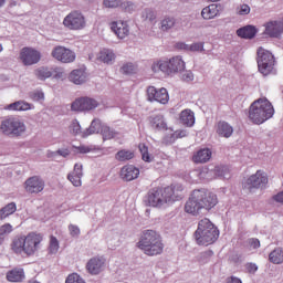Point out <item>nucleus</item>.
Instances as JSON below:
<instances>
[{
    "label": "nucleus",
    "instance_id": "2",
    "mask_svg": "<svg viewBox=\"0 0 283 283\" xmlns=\"http://www.w3.org/2000/svg\"><path fill=\"white\" fill-rule=\"evenodd\" d=\"M41 242H43V235L30 232L28 235L15 237L11 243V251L15 255L32 258L39 251Z\"/></svg>",
    "mask_w": 283,
    "mask_h": 283
},
{
    "label": "nucleus",
    "instance_id": "12",
    "mask_svg": "<svg viewBox=\"0 0 283 283\" xmlns=\"http://www.w3.org/2000/svg\"><path fill=\"white\" fill-rule=\"evenodd\" d=\"M96 107H98V101L88 96L78 97L71 104L72 112H92Z\"/></svg>",
    "mask_w": 283,
    "mask_h": 283
},
{
    "label": "nucleus",
    "instance_id": "30",
    "mask_svg": "<svg viewBox=\"0 0 283 283\" xmlns=\"http://www.w3.org/2000/svg\"><path fill=\"white\" fill-rule=\"evenodd\" d=\"M220 14V10H218V4H210L202 9L201 17L209 21L210 19H216Z\"/></svg>",
    "mask_w": 283,
    "mask_h": 283
},
{
    "label": "nucleus",
    "instance_id": "51",
    "mask_svg": "<svg viewBox=\"0 0 283 283\" xmlns=\"http://www.w3.org/2000/svg\"><path fill=\"white\" fill-rule=\"evenodd\" d=\"M69 231H70V235H72V238H78V235H81V229L78 228V226L70 224Z\"/></svg>",
    "mask_w": 283,
    "mask_h": 283
},
{
    "label": "nucleus",
    "instance_id": "11",
    "mask_svg": "<svg viewBox=\"0 0 283 283\" xmlns=\"http://www.w3.org/2000/svg\"><path fill=\"white\" fill-rule=\"evenodd\" d=\"M51 56L60 63H74L76 61V53L63 45L54 46L51 51Z\"/></svg>",
    "mask_w": 283,
    "mask_h": 283
},
{
    "label": "nucleus",
    "instance_id": "47",
    "mask_svg": "<svg viewBox=\"0 0 283 283\" xmlns=\"http://www.w3.org/2000/svg\"><path fill=\"white\" fill-rule=\"evenodd\" d=\"M122 74L130 75V74H136V65L134 63H126L120 67Z\"/></svg>",
    "mask_w": 283,
    "mask_h": 283
},
{
    "label": "nucleus",
    "instance_id": "4",
    "mask_svg": "<svg viewBox=\"0 0 283 283\" xmlns=\"http://www.w3.org/2000/svg\"><path fill=\"white\" fill-rule=\"evenodd\" d=\"M274 114L275 108L266 97L254 101L249 109V118L254 123V125H262V123H266V120L273 118Z\"/></svg>",
    "mask_w": 283,
    "mask_h": 283
},
{
    "label": "nucleus",
    "instance_id": "27",
    "mask_svg": "<svg viewBox=\"0 0 283 283\" xmlns=\"http://www.w3.org/2000/svg\"><path fill=\"white\" fill-rule=\"evenodd\" d=\"M104 125L101 123V119H93L90 127L82 133V138H87L92 134H101Z\"/></svg>",
    "mask_w": 283,
    "mask_h": 283
},
{
    "label": "nucleus",
    "instance_id": "9",
    "mask_svg": "<svg viewBox=\"0 0 283 283\" xmlns=\"http://www.w3.org/2000/svg\"><path fill=\"white\" fill-rule=\"evenodd\" d=\"M256 54L259 72L263 74V76H269V74L273 72V67H275V56L263 48H259Z\"/></svg>",
    "mask_w": 283,
    "mask_h": 283
},
{
    "label": "nucleus",
    "instance_id": "32",
    "mask_svg": "<svg viewBox=\"0 0 283 283\" xmlns=\"http://www.w3.org/2000/svg\"><path fill=\"white\" fill-rule=\"evenodd\" d=\"M237 34L241 39H253L258 34V30L253 25H247L237 30Z\"/></svg>",
    "mask_w": 283,
    "mask_h": 283
},
{
    "label": "nucleus",
    "instance_id": "48",
    "mask_svg": "<svg viewBox=\"0 0 283 283\" xmlns=\"http://www.w3.org/2000/svg\"><path fill=\"white\" fill-rule=\"evenodd\" d=\"M49 253H51V255H55V253H59V240L56 239V237H51Z\"/></svg>",
    "mask_w": 283,
    "mask_h": 283
},
{
    "label": "nucleus",
    "instance_id": "19",
    "mask_svg": "<svg viewBox=\"0 0 283 283\" xmlns=\"http://www.w3.org/2000/svg\"><path fill=\"white\" fill-rule=\"evenodd\" d=\"M138 176H140V170L134 165H127L120 169V178L126 182H132V180H136Z\"/></svg>",
    "mask_w": 283,
    "mask_h": 283
},
{
    "label": "nucleus",
    "instance_id": "33",
    "mask_svg": "<svg viewBox=\"0 0 283 283\" xmlns=\"http://www.w3.org/2000/svg\"><path fill=\"white\" fill-rule=\"evenodd\" d=\"M272 264H283V249L276 248L269 254Z\"/></svg>",
    "mask_w": 283,
    "mask_h": 283
},
{
    "label": "nucleus",
    "instance_id": "14",
    "mask_svg": "<svg viewBox=\"0 0 283 283\" xmlns=\"http://www.w3.org/2000/svg\"><path fill=\"white\" fill-rule=\"evenodd\" d=\"M63 24L69 30H83L85 28V17L78 11H73L64 18Z\"/></svg>",
    "mask_w": 283,
    "mask_h": 283
},
{
    "label": "nucleus",
    "instance_id": "24",
    "mask_svg": "<svg viewBox=\"0 0 283 283\" xmlns=\"http://www.w3.org/2000/svg\"><path fill=\"white\" fill-rule=\"evenodd\" d=\"M4 109H9L11 112H29V109H34V105L25 101H17L7 105Z\"/></svg>",
    "mask_w": 283,
    "mask_h": 283
},
{
    "label": "nucleus",
    "instance_id": "54",
    "mask_svg": "<svg viewBox=\"0 0 283 283\" xmlns=\"http://www.w3.org/2000/svg\"><path fill=\"white\" fill-rule=\"evenodd\" d=\"M181 80L185 81L186 83H191V81H193V72L185 71L181 74Z\"/></svg>",
    "mask_w": 283,
    "mask_h": 283
},
{
    "label": "nucleus",
    "instance_id": "5",
    "mask_svg": "<svg viewBox=\"0 0 283 283\" xmlns=\"http://www.w3.org/2000/svg\"><path fill=\"white\" fill-rule=\"evenodd\" d=\"M137 247L144 251L145 255H160L164 249L160 234L154 230H145Z\"/></svg>",
    "mask_w": 283,
    "mask_h": 283
},
{
    "label": "nucleus",
    "instance_id": "37",
    "mask_svg": "<svg viewBox=\"0 0 283 283\" xmlns=\"http://www.w3.org/2000/svg\"><path fill=\"white\" fill-rule=\"evenodd\" d=\"M101 134L104 140H112V138H116V136H118V133L107 125L102 127Z\"/></svg>",
    "mask_w": 283,
    "mask_h": 283
},
{
    "label": "nucleus",
    "instance_id": "36",
    "mask_svg": "<svg viewBox=\"0 0 283 283\" xmlns=\"http://www.w3.org/2000/svg\"><path fill=\"white\" fill-rule=\"evenodd\" d=\"M116 59V55L114 54L113 51L104 49L99 52L98 54V60L102 61L103 63H112Z\"/></svg>",
    "mask_w": 283,
    "mask_h": 283
},
{
    "label": "nucleus",
    "instance_id": "42",
    "mask_svg": "<svg viewBox=\"0 0 283 283\" xmlns=\"http://www.w3.org/2000/svg\"><path fill=\"white\" fill-rule=\"evenodd\" d=\"M69 132L72 134V136H83V132H81V124L78 123L77 119H73L71 125L69 126Z\"/></svg>",
    "mask_w": 283,
    "mask_h": 283
},
{
    "label": "nucleus",
    "instance_id": "8",
    "mask_svg": "<svg viewBox=\"0 0 283 283\" xmlns=\"http://www.w3.org/2000/svg\"><path fill=\"white\" fill-rule=\"evenodd\" d=\"M151 70L155 73L163 72L168 75L177 74V72L185 70V61L179 55L171 57L169 61L159 60L153 63Z\"/></svg>",
    "mask_w": 283,
    "mask_h": 283
},
{
    "label": "nucleus",
    "instance_id": "34",
    "mask_svg": "<svg viewBox=\"0 0 283 283\" xmlns=\"http://www.w3.org/2000/svg\"><path fill=\"white\" fill-rule=\"evenodd\" d=\"M17 211V203L10 202L0 209V220H6V218L12 216Z\"/></svg>",
    "mask_w": 283,
    "mask_h": 283
},
{
    "label": "nucleus",
    "instance_id": "16",
    "mask_svg": "<svg viewBox=\"0 0 283 283\" xmlns=\"http://www.w3.org/2000/svg\"><path fill=\"white\" fill-rule=\"evenodd\" d=\"M27 193H41L45 189V181L39 176H33L24 181Z\"/></svg>",
    "mask_w": 283,
    "mask_h": 283
},
{
    "label": "nucleus",
    "instance_id": "7",
    "mask_svg": "<svg viewBox=\"0 0 283 283\" xmlns=\"http://www.w3.org/2000/svg\"><path fill=\"white\" fill-rule=\"evenodd\" d=\"M27 129L25 123L17 117H8L0 124V132L10 138H21Z\"/></svg>",
    "mask_w": 283,
    "mask_h": 283
},
{
    "label": "nucleus",
    "instance_id": "29",
    "mask_svg": "<svg viewBox=\"0 0 283 283\" xmlns=\"http://www.w3.org/2000/svg\"><path fill=\"white\" fill-rule=\"evenodd\" d=\"M149 123L154 129H167V122L165 120V116L161 114L150 116Z\"/></svg>",
    "mask_w": 283,
    "mask_h": 283
},
{
    "label": "nucleus",
    "instance_id": "39",
    "mask_svg": "<svg viewBox=\"0 0 283 283\" xmlns=\"http://www.w3.org/2000/svg\"><path fill=\"white\" fill-rule=\"evenodd\" d=\"M235 14H238V17H247L251 14V6L248 3L238 4L235 8Z\"/></svg>",
    "mask_w": 283,
    "mask_h": 283
},
{
    "label": "nucleus",
    "instance_id": "31",
    "mask_svg": "<svg viewBox=\"0 0 283 283\" xmlns=\"http://www.w3.org/2000/svg\"><path fill=\"white\" fill-rule=\"evenodd\" d=\"M8 282H23L25 280V272L23 269H13L7 273Z\"/></svg>",
    "mask_w": 283,
    "mask_h": 283
},
{
    "label": "nucleus",
    "instance_id": "28",
    "mask_svg": "<svg viewBox=\"0 0 283 283\" xmlns=\"http://www.w3.org/2000/svg\"><path fill=\"white\" fill-rule=\"evenodd\" d=\"M211 149L202 148L193 155L192 160L196 164L209 163L211 160Z\"/></svg>",
    "mask_w": 283,
    "mask_h": 283
},
{
    "label": "nucleus",
    "instance_id": "1",
    "mask_svg": "<svg viewBox=\"0 0 283 283\" xmlns=\"http://www.w3.org/2000/svg\"><path fill=\"white\" fill-rule=\"evenodd\" d=\"M216 205H218V197L213 192L205 188L196 189L186 202L185 211L192 216H200L202 211H211Z\"/></svg>",
    "mask_w": 283,
    "mask_h": 283
},
{
    "label": "nucleus",
    "instance_id": "56",
    "mask_svg": "<svg viewBox=\"0 0 283 283\" xmlns=\"http://www.w3.org/2000/svg\"><path fill=\"white\" fill-rule=\"evenodd\" d=\"M245 269H247L248 273L254 274L258 271V264H255V263H247L245 264Z\"/></svg>",
    "mask_w": 283,
    "mask_h": 283
},
{
    "label": "nucleus",
    "instance_id": "43",
    "mask_svg": "<svg viewBox=\"0 0 283 283\" xmlns=\"http://www.w3.org/2000/svg\"><path fill=\"white\" fill-rule=\"evenodd\" d=\"M29 98L35 103H39V101H45V93H43L41 90H34L29 93Z\"/></svg>",
    "mask_w": 283,
    "mask_h": 283
},
{
    "label": "nucleus",
    "instance_id": "13",
    "mask_svg": "<svg viewBox=\"0 0 283 283\" xmlns=\"http://www.w3.org/2000/svg\"><path fill=\"white\" fill-rule=\"evenodd\" d=\"M146 93L147 101L150 103H154V101L161 105H167V103H169V93L165 87L158 90L155 86H148Z\"/></svg>",
    "mask_w": 283,
    "mask_h": 283
},
{
    "label": "nucleus",
    "instance_id": "63",
    "mask_svg": "<svg viewBox=\"0 0 283 283\" xmlns=\"http://www.w3.org/2000/svg\"><path fill=\"white\" fill-rule=\"evenodd\" d=\"M54 78H63L64 73L62 71H59V69H53Z\"/></svg>",
    "mask_w": 283,
    "mask_h": 283
},
{
    "label": "nucleus",
    "instance_id": "23",
    "mask_svg": "<svg viewBox=\"0 0 283 283\" xmlns=\"http://www.w3.org/2000/svg\"><path fill=\"white\" fill-rule=\"evenodd\" d=\"M33 74L38 81H48L54 75V69L49 66H39L33 71Z\"/></svg>",
    "mask_w": 283,
    "mask_h": 283
},
{
    "label": "nucleus",
    "instance_id": "55",
    "mask_svg": "<svg viewBox=\"0 0 283 283\" xmlns=\"http://www.w3.org/2000/svg\"><path fill=\"white\" fill-rule=\"evenodd\" d=\"M211 255H213V251L211 250L201 252L199 254V262H205L206 260H208V258H211Z\"/></svg>",
    "mask_w": 283,
    "mask_h": 283
},
{
    "label": "nucleus",
    "instance_id": "25",
    "mask_svg": "<svg viewBox=\"0 0 283 283\" xmlns=\"http://www.w3.org/2000/svg\"><path fill=\"white\" fill-rule=\"evenodd\" d=\"M217 134L222 138H231V136H233V126L221 120L217 124Z\"/></svg>",
    "mask_w": 283,
    "mask_h": 283
},
{
    "label": "nucleus",
    "instance_id": "22",
    "mask_svg": "<svg viewBox=\"0 0 283 283\" xmlns=\"http://www.w3.org/2000/svg\"><path fill=\"white\" fill-rule=\"evenodd\" d=\"M69 81L74 85H83L87 81V73L83 69L73 70L69 75Z\"/></svg>",
    "mask_w": 283,
    "mask_h": 283
},
{
    "label": "nucleus",
    "instance_id": "18",
    "mask_svg": "<svg viewBox=\"0 0 283 283\" xmlns=\"http://www.w3.org/2000/svg\"><path fill=\"white\" fill-rule=\"evenodd\" d=\"M264 34L271 39H281L283 35V20H274L265 23Z\"/></svg>",
    "mask_w": 283,
    "mask_h": 283
},
{
    "label": "nucleus",
    "instance_id": "57",
    "mask_svg": "<svg viewBox=\"0 0 283 283\" xmlns=\"http://www.w3.org/2000/svg\"><path fill=\"white\" fill-rule=\"evenodd\" d=\"M74 148L78 151V154H90L91 151L90 147L83 145Z\"/></svg>",
    "mask_w": 283,
    "mask_h": 283
},
{
    "label": "nucleus",
    "instance_id": "41",
    "mask_svg": "<svg viewBox=\"0 0 283 283\" xmlns=\"http://www.w3.org/2000/svg\"><path fill=\"white\" fill-rule=\"evenodd\" d=\"M200 178L205 180H213L216 178V169L214 168H202L200 171Z\"/></svg>",
    "mask_w": 283,
    "mask_h": 283
},
{
    "label": "nucleus",
    "instance_id": "26",
    "mask_svg": "<svg viewBox=\"0 0 283 283\" xmlns=\"http://www.w3.org/2000/svg\"><path fill=\"white\" fill-rule=\"evenodd\" d=\"M179 120L186 127H193L196 125V116L191 109H184L180 113Z\"/></svg>",
    "mask_w": 283,
    "mask_h": 283
},
{
    "label": "nucleus",
    "instance_id": "44",
    "mask_svg": "<svg viewBox=\"0 0 283 283\" xmlns=\"http://www.w3.org/2000/svg\"><path fill=\"white\" fill-rule=\"evenodd\" d=\"M120 6L124 12H128L129 14L138 10V4L133 1H124Z\"/></svg>",
    "mask_w": 283,
    "mask_h": 283
},
{
    "label": "nucleus",
    "instance_id": "17",
    "mask_svg": "<svg viewBox=\"0 0 283 283\" xmlns=\"http://www.w3.org/2000/svg\"><path fill=\"white\" fill-rule=\"evenodd\" d=\"M105 256H93L86 263V271L91 275H99V273H103V271H105Z\"/></svg>",
    "mask_w": 283,
    "mask_h": 283
},
{
    "label": "nucleus",
    "instance_id": "60",
    "mask_svg": "<svg viewBox=\"0 0 283 283\" xmlns=\"http://www.w3.org/2000/svg\"><path fill=\"white\" fill-rule=\"evenodd\" d=\"M249 244L252 249H260V240L258 239H250Z\"/></svg>",
    "mask_w": 283,
    "mask_h": 283
},
{
    "label": "nucleus",
    "instance_id": "50",
    "mask_svg": "<svg viewBox=\"0 0 283 283\" xmlns=\"http://www.w3.org/2000/svg\"><path fill=\"white\" fill-rule=\"evenodd\" d=\"M176 140H177L176 133H170L164 137L163 143L165 145H171L176 143Z\"/></svg>",
    "mask_w": 283,
    "mask_h": 283
},
{
    "label": "nucleus",
    "instance_id": "40",
    "mask_svg": "<svg viewBox=\"0 0 283 283\" xmlns=\"http://www.w3.org/2000/svg\"><path fill=\"white\" fill-rule=\"evenodd\" d=\"M171 28H176L175 18L167 17L164 20H161L160 29L163 30V32H168V30H171Z\"/></svg>",
    "mask_w": 283,
    "mask_h": 283
},
{
    "label": "nucleus",
    "instance_id": "20",
    "mask_svg": "<svg viewBox=\"0 0 283 283\" xmlns=\"http://www.w3.org/2000/svg\"><path fill=\"white\" fill-rule=\"evenodd\" d=\"M83 178V165L75 164L72 172L67 175V180L72 182L73 187H81L83 182L81 179Z\"/></svg>",
    "mask_w": 283,
    "mask_h": 283
},
{
    "label": "nucleus",
    "instance_id": "53",
    "mask_svg": "<svg viewBox=\"0 0 283 283\" xmlns=\"http://www.w3.org/2000/svg\"><path fill=\"white\" fill-rule=\"evenodd\" d=\"M202 50H205V43L202 42H197L189 46L190 52H202Z\"/></svg>",
    "mask_w": 283,
    "mask_h": 283
},
{
    "label": "nucleus",
    "instance_id": "6",
    "mask_svg": "<svg viewBox=\"0 0 283 283\" xmlns=\"http://www.w3.org/2000/svg\"><path fill=\"white\" fill-rule=\"evenodd\" d=\"M220 237V231L209 219L199 221L198 229L195 232V240L197 244L209 247L213 244Z\"/></svg>",
    "mask_w": 283,
    "mask_h": 283
},
{
    "label": "nucleus",
    "instance_id": "21",
    "mask_svg": "<svg viewBox=\"0 0 283 283\" xmlns=\"http://www.w3.org/2000/svg\"><path fill=\"white\" fill-rule=\"evenodd\" d=\"M111 30L118 39H125V36L129 35V27L123 21L112 22Z\"/></svg>",
    "mask_w": 283,
    "mask_h": 283
},
{
    "label": "nucleus",
    "instance_id": "62",
    "mask_svg": "<svg viewBox=\"0 0 283 283\" xmlns=\"http://www.w3.org/2000/svg\"><path fill=\"white\" fill-rule=\"evenodd\" d=\"M175 136L176 138H185V136H187V130H176L175 132Z\"/></svg>",
    "mask_w": 283,
    "mask_h": 283
},
{
    "label": "nucleus",
    "instance_id": "38",
    "mask_svg": "<svg viewBox=\"0 0 283 283\" xmlns=\"http://www.w3.org/2000/svg\"><path fill=\"white\" fill-rule=\"evenodd\" d=\"M116 160H118L119 163H125V160H132V158H134V151L132 150H119L117 151V154L115 155Z\"/></svg>",
    "mask_w": 283,
    "mask_h": 283
},
{
    "label": "nucleus",
    "instance_id": "3",
    "mask_svg": "<svg viewBox=\"0 0 283 283\" xmlns=\"http://www.w3.org/2000/svg\"><path fill=\"white\" fill-rule=\"evenodd\" d=\"M176 191H182V185L153 188L148 191L145 202L148 207H163V205H167V202H175L178 198H182V196L176 193Z\"/></svg>",
    "mask_w": 283,
    "mask_h": 283
},
{
    "label": "nucleus",
    "instance_id": "52",
    "mask_svg": "<svg viewBox=\"0 0 283 283\" xmlns=\"http://www.w3.org/2000/svg\"><path fill=\"white\" fill-rule=\"evenodd\" d=\"M103 6L105 8H118L120 0H103Z\"/></svg>",
    "mask_w": 283,
    "mask_h": 283
},
{
    "label": "nucleus",
    "instance_id": "61",
    "mask_svg": "<svg viewBox=\"0 0 283 283\" xmlns=\"http://www.w3.org/2000/svg\"><path fill=\"white\" fill-rule=\"evenodd\" d=\"M226 283H242V280L237 276H229L226 279Z\"/></svg>",
    "mask_w": 283,
    "mask_h": 283
},
{
    "label": "nucleus",
    "instance_id": "15",
    "mask_svg": "<svg viewBox=\"0 0 283 283\" xmlns=\"http://www.w3.org/2000/svg\"><path fill=\"white\" fill-rule=\"evenodd\" d=\"M20 61L23 65H36L41 61V52L35 49L24 46L20 51Z\"/></svg>",
    "mask_w": 283,
    "mask_h": 283
},
{
    "label": "nucleus",
    "instance_id": "59",
    "mask_svg": "<svg viewBox=\"0 0 283 283\" xmlns=\"http://www.w3.org/2000/svg\"><path fill=\"white\" fill-rule=\"evenodd\" d=\"M2 233H12V224L6 223L1 227Z\"/></svg>",
    "mask_w": 283,
    "mask_h": 283
},
{
    "label": "nucleus",
    "instance_id": "45",
    "mask_svg": "<svg viewBox=\"0 0 283 283\" xmlns=\"http://www.w3.org/2000/svg\"><path fill=\"white\" fill-rule=\"evenodd\" d=\"M142 17L145 19V21H156V11L151 8H146L142 12Z\"/></svg>",
    "mask_w": 283,
    "mask_h": 283
},
{
    "label": "nucleus",
    "instance_id": "49",
    "mask_svg": "<svg viewBox=\"0 0 283 283\" xmlns=\"http://www.w3.org/2000/svg\"><path fill=\"white\" fill-rule=\"evenodd\" d=\"M65 283H85V281L78 274L73 273L67 276Z\"/></svg>",
    "mask_w": 283,
    "mask_h": 283
},
{
    "label": "nucleus",
    "instance_id": "46",
    "mask_svg": "<svg viewBox=\"0 0 283 283\" xmlns=\"http://www.w3.org/2000/svg\"><path fill=\"white\" fill-rule=\"evenodd\" d=\"M138 147H139V151L142 154L143 160H145V163H151V157L149 156V148L147 147V145L139 144Z\"/></svg>",
    "mask_w": 283,
    "mask_h": 283
},
{
    "label": "nucleus",
    "instance_id": "10",
    "mask_svg": "<svg viewBox=\"0 0 283 283\" xmlns=\"http://www.w3.org/2000/svg\"><path fill=\"white\" fill-rule=\"evenodd\" d=\"M266 185H269L266 172L258 170L254 175H251L243 181L242 187L250 193H253L255 189H266Z\"/></svg>",
    "mask_w": 283,
    "mask_h": 283
},
{
    "label": "nucleus",
    "instance_id": "64",
    "mask_svg": "<svg viewBox=\"0 0 283 283\" xmlns=\"http://www.w3.org/2000/svg\"><path fill=\"white\" fill-rule=\"evenodd\" d=\"M177 50H189V45L182 42L176 44Z\"/></svg>",
    "mask_w": 283,
    "mask_h": 283
},
{
    "label": "nucleus",
    "instance_id": "35",
    "mask_svg": "<svg viewBox=\"0 0 283 283\" xmlns=\"http://www.w3.org/2000/svg\"><path fill=\"white\" fill-rule=\"evenodd\" d=\"M214 177L224 178L226 180H229V178H231V170H229V166H216Z\"/></svg>",
    "mask_w": 283,
    "mask_h": 283
},
{
    "label": "nucleus",
    "instance_id": "58",
    "mask_svg": "<svg viewBox=\"0 0 283 283\" xmlns=\"http://www.w3.org/2000/svg\"><path fill=\"white\" fill-rule=\"evenodd\" d=\"M57 156H62V158H67V156H70V149L67 148L59 149Z\"/></svg>",
    "mask_w": 283,
    "mask_h": 283
}]
</instances>
